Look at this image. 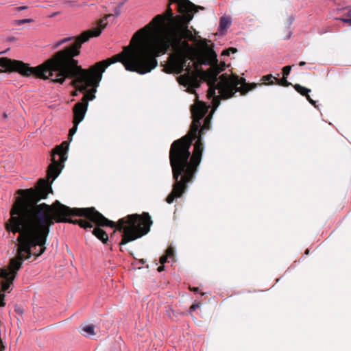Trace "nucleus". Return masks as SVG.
Returning a JSON list of instances; mask_svg holds the SVG:
<instances>
[{"mask_svg":"<svg viewBox=\"0 0 351 351\" xmlns=\"http://www.w3.org/2000/svg\"><path fill=\"white\" fill-rule=\"evenodd\" d=\"M69 143L64 141L57 146L51 156V163L48 167V180H40L37 186L17 191L10 210V218L5 223V229L14 234L18 232L16 256L10 261L8 267L0 269V306H4V294L12 289L13 280L23 262L31 257L40 256L45 250L44 246L49 232V227L56 222L77 224L85 230L92 229V233L104 243L108 240V234L99 226L115 228L114 234L119 233L121 250L132 241V215L120 219L117 223L110 221L97 211L95 208H70L56 201L53 206L45 203L36 204L46 199L52 193L51 182L59 176L64 162L67 159Z\"/></svg>","mask_w":351,"mask_h":351,"instance_id":"nucleus-1","label":"nucleus"},{"mask_svg":"<svg viewBox=\"0 0 351 351\" xmlns=\"http://www.w3.org/2000/svg\"><path fill=\"white\" fill-rule=\"evenodd\" d=\"M170 2L178 3L182 16L173 17L169 7L165 14L157 15L151 23L133 34V72H150L158 65L156 58L171 47L173 53L169 57L164 70L168 73L178 74L185 69L186 73L180 75L178 81L191 93L196 94L195 89L202 80L206 81L208 87L207 97L213 99V111L219 105L218 97L228 99L237 92L246 93L245 80L226 73L218 77L223 68L218 66L213 50L203 51L182 40L194 38L186 25L192 20L194 12L204 8L197 7L189 0Z\"/></svg>","mask_w":351,"mask_h":351,"instance_id":"nucleus-2","label":"nucleus"},{"mask_svg":"<svg viewBox=\"0 0 351 351\" xmlns=\"http://www.w3.org/2000/svg\"><path fill=\"white\" fill-rule=\"evenodd\" d=\"M123 4V3H120L115 8L113 14H108L106 18L99 20L96 27L83 32L73 43L38 66L37 77L44 80L50 79L60 84H62L66 78H69L72 80L73 85L80 91H84L88 87H90L91 90L84 95L82 101L80 102L84 103L95 99L96 88L102 78V73L112 64L121 62L127 71H132V39L121 53L96 63L88 70L82 69L78 65V61L74 59L80 53L82 43L92 37L100 35L107 25V19L120 14V9Z\"/></svg>","mask_w":351,"mask_h":351,"instance_id":"nucleus-3","label":"nucleus"},{"mask_svg":"<svg viewBox=\"0 0 351 351\" xmlns=\"http://www.w3.org/2000/svg\"><path fill=\"white\" fill-rule=\"evenodd\" d=\"M209 106L196 99L191 106L193 123L189 133L175 141L169 152L173 178L176 181L167 202L171 204L176 198L184 193L187 184L193 179L202 160L203 144L201 136L197 137L200 121L206 115Z\"/></svg>","mask_w":351,"mask_h":351,"instance_id":"nucleus-4","label":"nucleus"},{"mask_svg":"<svg viewBox=\"0 0 351 351\" xmlns=\"http://www.w3.org/2000/svg\"><path fill=\"white\" fill-rule=\"evenodd\" d=\"M0 66L8 71H16L24 76L34 75L37 77V66L30 67L22 61L0 58Z\"/></svg>","mask_w":351,"mask_h":351,"instance_id":"nucleus-5","label":"nucleus"},{"mask_svg":"<svg viewBox=\"0 0 351 351\" xmlns=\"http://www.w3.org/2000/svg\"><path fill=\"white\" fill-rule=\"evenodd\" d=\"M152 223L148 213L133 214V241L147 234Z\"/></svg>","mask_w":351,"mask_h":351,"instance_id":"nucleus-6","label":"nucleus"},{"mask_svg":"<svg viewBox=\"0 0 351 351\" xmlns=\"http://www.w3.org/2000/svg\"><path fill=\"white\" fill-rule=\"evenodd\" d=\"M87 111V102L77 103L75 104L73 112V127L69 130V136L71 137L77 131L78 124L84 119Z\"/></svg>","mask_w":351,"mask_h":351,"instance_id":"nucleus-7","label":"nucleus"},{"mask_svg":"<svg viewBox=\"0 0 351 351\" xmlns=\"http://www.w3.org/2000/svg\"><path fill=\"white\" fill-rule=\"evenodd\" d=\"M294 88L298 92L300 93L301 95H305L306 97V99H308V101L312 104H315V101H313L311 97L308 95V93L311 92V90L307 88H305L304 86H302L300 84H295L294 86Z\"/></svg>","mask_w":351,"mask_h":351,"instance_id":"nucleus-8","label":"nucleus"},{"mask_svg":"<svg viewBox=\"0 0 351 351\" xmlns=\"http://www.w3.org/2000/svg\"><path fill=\"white\" fill-rule=\"evenodd\" d=\"M173 253V249L172 247H169L166 251V254L160 257V263L161 264H164L167 261L169 258L173 259L174 256Z\"/></svg>","mask_w":351,"mask_h":351,"instance_id":"nucleus-9","label":"nucleus"},{"mask_svg":"<svg viewBox=\"0 0 351 351\" xmlns=\"http://www.w3.org/2000/svg\"><path fill=\"white\" fill-rule=\"evenodd\" d=\"M274 80H275V82L274 81H271L270 82V84H279V85H281V86H289L291 84L287 81V76H284L283 75V77L280 80L276 78V77H274Z\"/></svg>","mask_w":351,"mask_h":351,"instance_id":"nucleus-10","label":"nucleus"},{"mask_svg":"<svg viewBox=\"0 0 351 351\" xmlns=\"http://www.w3.org/2000/svg\"><path fill=\"white\" fill-rule=\"evenodd\" d=\"M231 25V20L228 17H221L220 19V28L222 29H226L229 27Z\"/></svg>","mask_w":351,"mask_h":351,"instance_id":"nucleus-11","label":"nucleus"},{"mask_svg":"<svg viewBox=\"0 0 351 351\" xmlns=\"http://www.w3.org/2000/svg\"><path fill=\"white\" fill-rule=\"evenodd\" d=\"M73 39H74V37H67V38H63V39H62V40H59V41L56 42V43L53 45V49H57V48H58L61 45H62V44H64V43H67V42H69V41H71V40H73Z\"/></svg>","mask_w":351,"mask_h":351,"instance_id":"nucleus-12","label":"nucleus"},{"mask_svg":"<svg viewBox=\"0 0 351 351\" xmlns=\"http://www.w3.org/2000/svg\"><path fill=\"white\" fill-rule=\"evenodd\" d=\"M83 330L86 332L88 335H92L94 334V326L93 325H88L86 326Z\"/></svg>","mask_w":351,"mask_h":351,"instance_id":"nucleus-13","label":"nucleus"},{"mask_svg":"<svg viewBox=\"0 0 351 351\" xmlns=\"http://www.w3.org/2000/svg\"><path fill=\"white\" fill-rule=\"evenodd\" d=\"M237 51L236 48L230 47L222 51V56H230V53H234Z\"/></svg>","mask_w":351,"mask_h":351,"instance_id":"nucleus-14","label":"nucleus"},{"mask_svg":"<svg viewBox=\"0 0 351 351\" xmlns=\"http://www.w3.org/2000/svg\"><path fill=\"white\" fill-rule=\"evenodd\" d=\"M340 20L344 23H348L351 24V7L349 8L347 16L346 18H342Z\"/></svg>","mask_w":351,"mask_h":351,"instance_id":"nucleus-15","label":"nucleus"},{"mask_svg":"<svg viewBox=\"0 0 351 351\" xmlns=\"http://www.w3.org/2000/svg\"><path fill=\"white\" fill-rule=\"evenodd\" d=\"M33 22V19H21V20H17L16 21L15 23L16 25H23L24 23H32Z\"/></svg>","mask_w":351,"mask_h":351,"instance_id":"nucleus-16","label":"nucleus"},{"mask_svg":"<svg viewBox=\"0 0 351 351\" xmlns=\"http://www.w3.org/2000/svg\"><path fill=\"white\" fill-rule=\"evenodd\" d=\"M292 66H286L283 67L282 71H283V75L284 76H288L291 72Z\"/></svg>","mask_w":351,"mask_h":351,"instance_id":"nucleus-17","label":"nucleus"},{"mask_svg":"<svg viewBox=\"0 0 351 351\" xmlns=\"http://www.w3.org/2000/svg\"><path fill=\"white\" fill-rule=\"evenodd\" d=\"M210 123V119L209 117H206L204 121V124L203 127L201 128L200 132H202L204 129L207 128L208 127V125Z\"/></svg>","mask_w":351,"mask_h":351,"instance_id":"nucleus-18","label":"nucleus"},{"mask_svg":"<svg viewBox=\"0 0 351 351\" xmlns=\"http://www.w3.org/2000/svg\"><path fill=\"white\" fill-rule=\"evenodd\" d=\"M274 77L271 74H269V75L263 76V80H264V81H269L271 79H274Z\"/></svg>","mask_w":351,"mask_h":351,"instance_id":"nucleus-19","label":"nucleus"},{"mask_svg":"<svg viewBox=\"0 0 351 351\" xmlns=\"http://www.w3.org/2000/svg\"><path fill=\"white\" fill-rule=\"evenodd\" d=\"M199 306V304L198 303L193 304L190 307V311H195L196 308H197Z\"/></svg>","mask_w":351,"mask_h":351,"instance_id":"nucleus-20","label":"nucleus"},{"mask_svg":"<svg viewBox=\"0 0 351 351\" xmlns=\"http://www.w3.org/2000/svg\"><path fill=\"white\" fill-rule=\"evenodd\" d=\"M27 8V6H19V7H17L16 9L17 11H22V10H25Z\"/></svg>","mask_w":351,"mask_h":351,"instance_id":"nucleus-21","label":"nucleus"},{"mask_svg":"<svg viewBox=\"0 0 351 351\" xmlns=\"http://www.w3.org/2000/svg\"><path fill=\"white\" fill-rule=\"evenodd\" d=\"M6 40L9 42H13V41H15L16 40V38L14 36H9L7 38Z\"/></svg>","mask_w":351,"mask_h":351,"instance_id":"nucleus-22","label":"nucleus"},{"mask_svg":"<svg viewBox=\"0 0 351 351\" xmlns=\"http://www.w3.org/2000/svg\"><path fill=\"white\" fill-rule=\"evenodd\" d=\"M163 270H164V266H160V267H158V271H160H160H163Z\"/></svg>","mask_w":351,"mask_h":351,"instance_id":"nucleus-23","label":"nucleus"},{"mask_svg":"<svg viewBox=\"0 0 351 351\" xmlns=\"http://www.w3.org/2000/svg\"><path fill=\"white\" fill-rule=\"evenodd\" d=\"M9 49H6V50H5V51H0V55L5 53L9 50Z\"/></svg>","mask_w":351,"mask_h":351,"instance_id":"nucleus-24","label":"nucleus"},{"mask_svg":"<svg viewBox=\"0 0 351 351\" xmlns=\"http://www.w3.org/2000/svg\"><path fill=\"white\" fill-rule=\"evenodd\" d=\"M305 64H306V62H304V61L300 62V64H299L300 66H304Z\"/></svg>","mask_w":351,"mask_h":351,"instance_id":"nucleus-25","label":"nucleus"},{"mask_svg":"<svg viewBox=\"0 0 351 351\" xmlns=\"http://www.w3.org/2000/svg\"><path fill=\"white\" fill-rule=\"evenodd\" d=\"M191 290L195 293L198 292V288H193Z\"/></svg>","mask_w":351,"mask_h":351,"instance_id":"nucleus-26","label":"nucleus"},{"mask_svg":"<svg viewBox=\"0 0 351 351\" xmlns=\"http://www.w3.org/2000/svg\"><path fill=\"white\" fill-rule=\"evenodd\" d=\"M2 348H3L2 342H1V340L0 339V351H2Z\"/></svg>","mask_w":351,"mask_h":351,"instance_id":"nucleus-27","label":"nucleus"},{"mask_svg":"<svg viewBox=\"0 0 351 351\" xmlns=\"http://www.w3.org/2000/svg\"><path fill=\"white\" fill-rule=\"evenodd\" d=\"M56 14H57V13H53V14H52L50 16H51V17H53V16H56Z\"/></svg>","mask_w":351,"mask_h":351,"instance_id":"nucleus-28","label":"nucleus"},{"mask_svg":"<svg viewBox=\"0 0 351 351\" xmlns=\"http://www.w3.org/2000/svg\"><path fill=\"white\" fill-rule=\"evenodd\" d=\"M291 33H289V36L287 37V38H289L291 37Z\"/></svg>","mask_w":351,"mask_h":351,"instance_id":"nucleus-29","label":"nucleus"},{"mask_svg":"<svg viewBox=\"0 0 351 351\" xmlns=\"http://www.w3.org/2000/svg\"><path fill=\"white\" fill-rule=\"evenodd\" d=\"M308 252H309V250H306V252H305V254H308Z\"/></svg>","mask_w":351,"mask_h":351,"instance_id":"nucleus-30","label":"nucleus"},{"mask_svg":"<svg viewBox=\"0 0 351 351\" xmlns=\"http://www.w3.org/2000/svg\"><path fill=\"white\" fill-rule=\"evenodd\" d=\"M3 117H4V118H6V117H7V115H6V114H5V113H4V114H3Z\"/></svg>","mask_w":351,"mask_h":351,"instance_id":"nucleus-31","label":"nucleus"}]
</instances>
